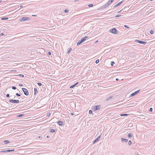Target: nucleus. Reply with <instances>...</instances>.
I'll use <instances>...</instances> for the list:
<instances>
[{"label":"nucleus","mask_w":155,"mask_h":155,"mask_svg":"<svg viewBox=\"0 0 155 155\" xmlns=\"http://www.w3.org/2000/svg\"><path fill=\"white\" fill-rule=\"evenodd\" d=\"M108 6V5L107 4H106L102 6L101 7V8L102 9L105 8H106Z\"/></svg>","instance_id":"obj_13"},{"label":"nucleus","mask_w":155,"mask_h":155,"mask_svg":"<svg viewBox=\"0 0 155 155\" xmlns=\"http://www.w3.org/2000/svg\"><path fill=\"white\" fill-rule=\"evenodd\" d=\"M150 33L151 34H153V31L152 30H151L150 31Z\"/></svg>","instance_id":"obj_35"},{"label":"nucleus","mask_w":155,"mask_h":155,"mask_svg":"<svg viewBox=\"0 0 155 155\" xmlns=\"http://www.w3.org/2000/svg\"><path fill=\"white\" fill-rule=\"evenodd\" d=\"M112 97H112V96H111V97H109L107 99V100H106L107 101H108L109 100H110V99H111L112 98Z\"/></svg>","instance_id":"obj_26"},{"label":"nucleus","mask_w":155,"mask_h":155,"mask_svg":"<svg viewBox=\"0 0 155 155\" xmlns=\"http://www.w3.org/2000/svg\"><path fill=\"white\" fill-rule=\"evenodd\" d=\"M84 38H82L81 39V41H82V42H84V41H85V40H84Z\"/></svg>","instance_id":"obj_39"},{"label":"nucleus","mask_w":155,"mask_h":155,"mask_svg":"<svg viewBox=\"0 0 155 155\" xmlns=\"http://www.w3.org/2000/svg\"><path fill=\"white\" fill-rule=\"evenodd\" d=\"M121 15H117L115 16V17H118L120 16Z\"/></svg>","instance_id":"obj_44"},{"label":"nucleus","mask_w":155,"mask_h":155,"mask_svg":"<svg viewBox=\"0 0 155 155\" xmlns=\"http://www.w3.org/2000/svg\"><path fill=\"white\" fill-rule=\"evenodd\" d=\"M6 97H9V94H6Z\"/></svg>","instance_id":"obj_42"},{"label":"nucleus","mask_w":155,"mask_h":155,"mask_svg":"<svg viewBox=\"0 0 155 155\" xmlns=\"http://www.w3.org/2000/svg\"><path fill=\"white\" fill-rule=\"evenodd\" d=\"M12 88L13 90H15L16 89V87L15 86H13L12 87Z\"/></svg>","instance_id":"obj_40"},{"label":"nucleus","mask_w":155,"mask_h":155,"mask_svg":"<svg viewBox=\"0 0 155 155\" xmlns=\"http://www.w3.org/2000/svg\"><path fill=\"white\" fill-rule=\"evenodd\" d=\"M20 7V8H22V7H23V6H22V5H20V7Z\"/></svg>","instance_id":"obj_51"},{"label":"nucleus","mask_w":155,"mask_h":155,"mask_svg":"<svg viewBox=\"0 0 155 155\" xmlns=\"http://www.w3.org/2000/svg\"><path fill=\"white\" fill-rule=\"evenodd\" d=\"M101 136L100 135L98 137L93 141V143H94L97 141H98L99 139L101 138Z\"/></svg>","instance_id":"obj_9"},{"label":"nucleus","mask_w":155,"mask_h":155,"mask_svg":"<svg viewBox=\"0 0 155 155\" xmlns=\"http://www.w3.org/2000/svg\"><path fill=\"white\" fill-rule=\"evenodd\" d=\"M78 82H77V83H75V84H73V85H72L71 86H70V88H72L73 87H74L75 86H76L77 84H78Z\"/></svg>","instance_id":"obj_16"},{"label":"nucleus","mask_w":155,"mask_h":155,"mask_svg":"<svg viewBox=\"0 0 155 155\" xmlns=\"http://www.w3.org/2000/svg\"><path fill=\"white\" fill-rule=\"evenodd\" d=\"M114 61H112L111 62V65L112 66H113L114 65Z\"/></svg>","instance_id":"obj_27"},{"label":"nucleus","mask_w":155,"mask_h":155,"mask_svg":"<svg viewBox=\"0 0 155 155\" xmlns=\"http://www.w3.org/2000/svg\"><path fill=\"white\" fill-rule=\"evenodd\" d=\"M123 10V9H121V10H120V11H119L118 12H117V13H120V12H121Z\"/></svg>","instance_id":"obj_47"},{"label":"nucleus","mask_w":155,"mask_h":155,"mask_svg":"<svg viewBox=\"0 0 155 155\" xmlns=\"http://www.w3.org/2000/svg\"><path fill=\"white\" fill-rule=\"evenodd\" d=\"M140 118L143 119H145V116L143 115H140Z\"/></svg>","instance_id":"obj_20"},{"label":"nucleus","mask_w":155,"mask_h":155,"mask_svg":"<svg viewBox=\"0 0 155 155\" xmlns=\"http://www.w3.org/2000/svg\"><path fill=\"white\" fill-rule=\"evenodd\" d=\"M99 62V59H97L95 61V63L96 64H98Z\"/></svg>","instance_id":"obj_32"},{"label":"nucleus","mask_w":155,"mask_h":155,"mask_svg":"<svg viewBox=\"0 0 155 155\" xmlns=\"http://www.w3.org/2000/svg\"><path fill=\"white\" fill-rule=\"evenodd\" d=\"M22 90L23 91L24 94L26 96H28L29 94V93L28 90L26 88H22Z\"/></svg>","instance_id":"obj_4"},{"label":"nucleus","mask_w":155,"mask_h":155,"mask_svg":"<svg viewBox=\"0 0 155 155\" xmlns=\"http://www.w3.org/2000/svg\"><path fill=\"white\" fill-rule=\"evenodd\" d=\"M128 115L127 114H120V116H127Z\"/></svg>","instance_id":"obj_23"},{"label":"nucleus","mask_w":155,"mask_h":155,"mask_svg":"<svg viewBox=\"0 0 155 155\" xmlns=\"http://www.w3.org/2000/svg\"><path fill=\"white\" fill-rule=\"evenodd\" d=\"M131 143H132L131 141V140H129L128 142V144L130 145H131Z\"/></svg>","instance_id":"obj_25"},{"label":"nucleus","mask_w":155,"mask_h":155,"mask_svg":"<svg viewBox=\"0 0 155 155\" xmlns=\"http://www.w3.org/2000/svg\"><path fill=\"white\" fill-rule=\"evenodd\" d=\"M88 36H85V37H84L83 38H84V39H85L84 40L85 41L86 40H87L88 38Z\"/></svg>","instance_id":"obj_38"},{"label":"nucleus","mask_w":155,"mask_h":155,"mask_svg":"<svg viewBox=\"0 0 155 155\" xmlns=\"http://www.w3.org/2000/svg\"><path fill=\"white\" fill-rule=\"evenodd\" d=\"M37 84L39 86H41L42 85V84L41 83H38Z\"/></svg>","instance_id":"obj_41"},{"label":"nucleus","mask_w":155,"mask_h":155,"mask_svg":"<svg viewBox=\"0 0 155 155\" xmlns=\"http://www.w3.org/2000/svg\"><path fill=\"white\" fill-rule=\"evenodd\" d=\"M57 123L60 126H62L63 124V122L61 120H58Z\"/></svg>","instance_id":"obj_11"},{"label":"nucleus","mask_w":155,"mask_h":155,"mask_svg":"<svg viewBox=\"0 0 155 155\" xmlns=\"http://www.w3.org/2000/svg\"><path fill=\"white\" fill-rule=\"evenodd\" d=\"M33 16H36V15H32Z\"/></svg>","instance_id":"obj_55"},{"label":"nucleus","mask_w":155,"mask_h":155,"mask_svg":"<svg viewBox=\"0 0 155 155\" xmlns=\"http://www.w3.org/2000/svg\"><path fill=\"white\" fill-rule=\"evenodd\" d=\"M89 114H93L92 111L91 110H90L89 111Z\"/></svg>","instance_id":"obj_28"},{"label":"nucleus","mask_w":155,"mask_h":155,"mask_svg":"<svg viewBox=\"0 0 155 155\" xmlns=\"http://www.w3.org/2000/svg\"><path fill=\"white\" fill-rule=\"evenodd\" d=\"M17 76H20V77H24V75L23 74H19L17 75Z\"/></svg>","instance_id":"obj_33"},{"label":"nucleus","mask_w":155,"mask_h":155,"mask_svg":"<svg viewBox=\"0 0 155 155\" xmlns=\"http://www.w3.org/2000/svg\"><path fill=\"white\" fill-rule=\"evenodd\" d=\"M55 132V130L54 129H51L50 131V132L54 133Z\"/></svg>","instance_id":"obj_21"},{"label":"nucleus","mask_w":155,"mask_h":155,"mask_svg":"<svg viewBox=\"0 0 155 155\" xmlns=\"http://www.w3.org/2000/svg\"><path fill=\"white\" fill-rule=\"evenodd\" d=\"M153 110V109L151 107L150 108L149 110V111L150 112H152Z\"/></svg>","instance_id":"obj_34"},{"label":"nucleus","mask_w":155,"mask_h":155,"mask_svg":"<svg viewBox=\"0 0 155 155\" xmlns=\"http://www.w3.org/2000/svg\"><path fill=\"white\" fill-rule=\"evenodd\" d=\"M51 115V113L49 112V113H47V116H48V117H49Z\"/></svg>","instance_id":"obj_36"},{"label":"nucleus","mask_w":155,"mask_h":155,"mask_svg":"<svg viewBox=\"0 0 155 155\" xmlns=\"http://www.w3.org/2000/svg\"><path fill=\"white\" fill-rule=\"evenodd\" d=\"M9 101L12 103H19V101L18 100L10 99L9 100Z\"/></svg>","instance_id":"obj_3"},{"label":"nucleus","mask_w":155,"mask_h":155,"mask_svg":"<svg viewBox=\"0 0 155 155\" xmlns=\"http://www.w3.org/2000/svg\"><path fill=\"white\" fill-rule=\"evenodd\" d=\"M49 137H49V136H47V138H49Z\"/></svg>","instance_id":"obj_52"},{"label":"nucleus","mask_w":155,"mask_h":155,"mask_svg":"<svg viewBox=\"0 0 155 155\" xmlns=\"http://www.w3.org/2000/svg\"><path fill=\"white\" fill-rule=\"evenodd\" d=\"M71 115H73V114L72 113H71Z\"/></svg>","instance_id":"obj_54"},{"label":"nucleus","mask_w":155,"mask_h":155,"mask_svg":"<svg viewBox=\"0 0 155 155\" xmlns=\"http://www.w3.org/2000/svg\"><path fill=\"white\" fill-rule=\"evenodd\" d=\"M82 41H81V40H80L77 43V45L78 46L81 44L82 43Z\"/></svg>","instance_id":"obj_17"},{"label":"nucleus","mask_w":155,"mask_h":155,"mask_svg":"<svg viewBox=\"0 0 155 155\" xmlns=\"http://www.w3.org/2000/svg\"><path fill=\"white\" fill-rule=\"evenodd\" d=\"M15 150L14 149L12 150H3L0 151V153H5V152H10L13 151Z\"/></svg>","instance_id":"obj_7"},{"label":"nucleus","mask_w":155,"mask_h":155,"mask_svg":"<svg viewBox=\"0 0 155 155\" xmlns=\"http://www.w3.org/2000/svg\"><path fill=\"white\" fill-rule=\"evenodd\" d=\"M2 2V1H0V3Z\"/></svg>","instance_id":"obj_56"},{"label":"nucleus","mask_w":155,"mask_h":155,"mask_svg":"<svg viewBox=\"0 0 155 155\" xmlns=\"http://www.w3.org/2000/svg\"><path fill=\"white\" fill-rule=\"evenodd\" d=\"M101 106L100 105L94 106L92 107L91 109L94 111H96L100 109Z\"/></svg>","instance_id":"obj_1"},{"label":"nucleus","mask_w":155,"mask_h":155,"mask_svg":"<svg viewBox=\"0 0 155 155\" xmlns=\"http://www.w3.org/2000/svg\"><path fill=\"white\" fill-rule=\"evenodd\" d=\"M140 91V90H139L135 91L134 92L131 94L130 95V97H133L135 95L137 94V93H138Z\"/></svg>","instance_id":"obj_8"},{"label":"nucleus","mask_w":155,"mask_h":155,"mask_svg":"<svg viewBox=\"0 0 155 155\" xmlns=\"http://www.w3.org/2000/svg\"><path fill=\"white\" fill-rule=\"evenodd\" d=\"M30 19V18L28 17H22V18H20L19 20L20 21H28Z\"/></svg>","instance_id":"obj_6"},{"label":"nucleus","mask_w":155,"mask_h":155,"mask_svg":"<svg viewBox=\"0 0 155 155\" xmlns=\"http://www.w3.org/2000/svg\"><path fill=\"white\" fill-rule=\"evenodd\" d=\"M3 142L5 144H7L10 143L9 141L8 140H5L3 141Z\"/></svg>","instance_id":"obj_19"},{"label":"nucleus","mask_w":155,"mask_h":155,"mask_svg":"<svg viewBox=\"0 0 155 155\" xmlns=\"http://www.w3.org/2000/svg\"><path fill=\"white\" fill-rule=\"evenodd\" d=\"M116 80L117 81H118L119 79H118V78H116Z\"/></svg>","instance_id":"obj_53"},{"label":"nucleus","mask_w":155,"mask_h":155,"mask_svg":"<svg viewBox=\"0 0 155 155\" xmlns=\"http://www.w3.org/2000/svg\"><path fill=\"white\" fill-rule=\"evenodd\" d=\"M16 95L18 97H20L21 96V94H18V93H17L16 94Z\"/></svg>","instance_id":"obj_29"},{"label":"nucleus","mask_w":155,"mask_h":155,"mask_svg":"<svg viewBox=\"0 0 155 155\" xmlns=\"http://www.w3.org/2000/svg\"><path fill=\"white\" fill-rule=\"evenodd\" d=\"M60 150V148H59V149H57L56 150V152H58V151Z\"/></svg>","instance_id":"obj_46"},{"label":"nucleus","mask_w":155,"mask_h":155,"mask_svg":"<svg viewBox=\"0 0 155 155\" xmlns=\"http://www.w3.org/2000/svg\"><path fill=\"white\" fill-rule=\"evenodd\" d=\"M121 141L123 142H127L128 141V140L127 139H125L124 138H121Z\"/></svg>","instance_id":"obj_12"},{"label":"nucleus","mask_w":155,"mask_h":155,"mask_svg":"<svg viewBox=\"0 0 155 155\" xmlns=\"http://www.w3.org/2000/svg\"><path fill=\"white\" fill-rule=\"evenodd\" d=\"M124 27H125V28H129L127 26V25H125L124 26Z\"/></svg>","instance_id":"obj_48"},{"label":"nucleus","mask_w":155,"mask_h":155,"mask_svg":"<svg viewBox=\"0 0 155 155\" xmlns=\"http://www.w3.org/2000/svg\"><path fill=\"white\" fill-rule=\"evenodd\" d=\"M8 19V18H7V17H6V18H1V20H7V19Z\"/></svg>","instance_id":"obj_24"},{"label":"nucleus","mask_w":155,"mask_h":155,"mask_svg":"<svg viewBox=\"0 0 155 155\" xmlns=\"http://www.w3.org/2000/svg\"><path fill=\"white\" fill-rule=\"evenodd\" d=\"M64 12L66 13H67L68 12V9H65L64 11Z\"/></svg>","instance_id":"obj_31"},{"label":"nucleus","mask_w":155,"mask_h":155,"mask_svg":"<svg viewBox=\"0 0 155 155\" xmlns=\"http://www.w3.org/2000/svg\"><path fill=\"white\" fill-rule=\"evenodd\" d=\"M12 72H15L16 71V70H12L11 71Z\"/></svg>","instance_id":"obj_43"},{"label":"nucleus","mask_w":155,"mask_h":155,"mask_svg":"<svg viewBox=\"0 0 155 155\" xmlns=\"http://www.w3.org/2000/svg\"><path fill=\"white\" fill-rule=\"evenodd\" d=\"M128 137L129 138H130L132 137V133H129L128 135Z\"/></svg>","instance_id":"obj_18"},{"label":"nucleus","mask_w":155,"mask_h":155,"mask_svg":"<svg viewBox=\"0 0 155 155\" xmlns=\"http://www.w3.org/2000/svg\"><path fill=\"white\" fill-rule=\"evenodd\" d=\"M72 49L71 48H70L69 50L67 52V53H69L72 50Z\"/></svg>","instance_id":"obj_30"},{"label":"nucleus","mask_w":155,"mask_h":155,"mask_svg":"<svg viewBox=\"0 0 155 155\" xmlns=\"http://www.w3.org/2000/svg\"><path fill=\"white\" fill-rule=\"evenodd\" d=\"M112 0H109L106 3L108 5H110L113 2Z\"/></svg>","instance_id":"obj_14"},{"label":"nucleus","mask_w":155,"mask_h":155,"mask_svg":"<svg viewBox=\"0 0 155 155\" xmlns=\"http://www.w3.org/2000/svg\"><path fill=\"white\" fill-rule=\"evenodd\" d=\"M24 114H20L19 115H18L17 116V117H22V116H24Z\"/></svg>","instance_id":"obj_22"},{"label":"nucleus","mask_w":155,"mask_h":155,"mask_svg":"<svg viewBox=\"0 0 155 155\" xmlns=\"http://www.w3.org/2000/svg\"><path fill=\"white\" fill-rule=\"evenodd\" d=\"M93 5L92 4H89L88 5V6L89 7H92V6H93Z\"/></svg>","instance_id":"obj_37"},{"label":"nucleus","mask_w":155,"mask_h":155,"mask_svg":"<svg viewBox=\"0 0 155 155\" xmlns=\"http://www.w3.org/2000/svg\"><path fill=\"white\" fill-rule=\"evenodd\" d=\"M4 35V34L3 33H0V36H1Z\"/></svg>","instance_id":"obj_45"},{"label":"nucleus","mask_w":155,"mask_h":155,"mask_svg":"<svg viewBox=\"0 0 155 155\" xmlns=\"http://www.w3.org/2000/svg\"><path fill=\"white\" fill-rule=\"evenodd\" d=\"M19 86H23V85L22 84H19Z\"/></svg>","instance_id":"obj_50"},{"label":"nucleus","mask_w":155,"mask_h":155,"mask_svg":"<svg viewBox=\"0 0 155 155\" xmlns=\"http://www.w3.org/2000/svg\"><path fill=\"white\" fill-rule=\"evenodd\" d=\"M48 54L49 55H51V53L50 52H48Z\"/></svg>","instance_id":"obj_49"},{"label":"nucleus","mask_w":155,"mask_h":155,"mask_svg":"<svg viewBox=\"0 0 155 155\" xmlns=\"http://www.w3.org/2000/svg\"><path fill=\"white\" fill-rule=\"evenodd\" d=\"M123 1H122L121 2H119L118 4H117V5L114 6L113 7V8H116V7L119 6V5H120L122 3Z\"/></svg>","instance_id":"obj_10"},{"label":"nucleus","mask_w":155,"mask_h":155,"mask_svg":"<svg viewBox=\"0 0 155 155\" xmlns=\"http://www.w3.org/2000/svg\"><path fill=\"white\" fill-rule=\"evenodd\" d=\"M110 31L112 33L118 35L119 34V32L115 28H113L110 30Z\"/></svg>","instance_id":"obj_2"},{"label":"nucleus","mask_w":155,"mask_h":155,"mask_svg":"<svg viewBox=\"0 0 155 155\" xmlns=\"http://www.w3.org/2000/svg\"><path fill=\"white\" fill-rule=\"evenodd\" d=\"M135 41L137 42L139 44H146L147 43V42L145 41H140L138 40H135Z\"/></svg>","instance_id":"obj_5"},{"label":"nucleus","mask_w":155,"mask_h":155,"mask_svg":"<svg viewBox=\"0 0 155 155\" xmlns=\"http://www.w3.org/2000/svg\"><path fill=\"white\" fill-rule=\"evenodd\" d=\"M113 0V1L114 0Z\"/></svg>","instance_id":"obj_58"},{"label":"nucleus","mask_w":155,"mask_h":155,"mask_svg":"<svg viewBox=\"0 0 155 155\" xmlns=\"http://www.w3.org/2000/svg\"><path fill=\"white\" fill-rule=\"evenodd\" d=\"M15 97L14 98H15Z\"/></svg>","instance_id":"obj_57"},{"label":"nucleus","mask_w":155,"mask_h":155,"mask_svg":"<svg viewBox=\"0 0 155 155\" xmlns=\"http://www.w3.org/2000/svg\"><path fill=\"white\" fill-rule=\"evenodd\" d=\"M34 95H36V94L38 93V91L37 89L36 88H34Z\"/></svg>","instance_id":"obj_15"}]
</instances>
